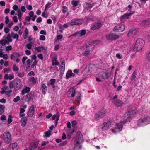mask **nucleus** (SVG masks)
Instances as JSON below:
<instances>
[{"instance_id": "cd10ccee", "label": "nucleus", "mask_w": 150, "mask_h": 150, "mask_svg": "<svg viewBox=\"0 0 150 150\" xmlns=\"http://www.w3.org/2000/svg\"><path fill=\"white\" fill-rule=\"evenodd\" d=\"M30 88L26 87L25 88L23 89L21 91V94L24 95L26 93H28L30 91Z\"/></svg>"}, {"instance_id": "a878e982", "label": "nucleus", "mask_w": 150, "mask_h": 150, "mask_svg": "<svg viewBox=\"0 0 150 150\" xmlns=\"http://www.w3.org/2000/svg\"><path fill=\"white\" fill-rule=\"evenodd\" d=\"M75 74L73 73L71 70H68L66 74V78H68L71 76L74 77L75 76Z\"/></svg>"}, {"instance_id": "79ce46f5", "label": "nucleus", "mask_w": 150, "mask_h": 150, "mask_svg": "<svg viewBox=\"0 0 150 150\" xmlns=\"http://www.w3.org/2000/svg\"><path fill=\"white\" fill-rule=\"evenodd\" d=\"M104 74L105 75V79H108L111 75L110 73L108 72H105Z\"/></svg>"}, {"instance_id": "2f4dec72", "label": "nucleus", "mask_w": 150, "mask_h": 150, "mask_svg": "<svg viewBox=\"0 0 150 150\" xmlns=\"http://www.w3.org/2000/svg\"><path fill=\"white\" fill-rule=\"evenodd\" d=\"M37 78H35L33 77H31L29 79V81L31 84H35L36 83Z\"/></svg>"}, {"instance_id": "37998d69", "label": "nucleus", "mask_w": 150, "mask_h": 150, "mask_svg": "<svg viewBox=\"0 0 150 150\" xmlns=\"http://www.w3.org/2000/svg\"><path fill=\"white\" fill-rule=\"evenodd\" d=\"M6 42L8 45L9 44V42H7L6 40H5V41L3 39H1L0 41V44H1L3 45H4L6 44Z\"/></svg>"}, {"instance_id": "7c9ffc66", "label": "nucleus", "mask_w": 150, "mask_h": 150, "mask_svg": "<svg viewBox=\"0 0 150 150\" xmlns=\"http://www.w3.org/2000/svg\"><path fill=\"white\" fill-rule=\"evenodd\" d=\"M42 92L45 95L46 93V91L47 90V87L45 84H43L42 86Z\"/></svg>"}, {"instance_id": "72a5a7b5", "label": "nucleus", "mask_w": 150, "mask_h": 150, "mask_svg": "<svg viewBox=\"0 0 150 150\" xmlns=\"http://www.w3.org/2000/svg\"><path fill=\"white\" fill-rule=\"evenodd\" d=\"M8 87L6 86H4L3 88H1V91L0 92L1 94H3L5 93L6 90L7 89Z\"/></svg>"}, {"instance_id": "58836bf2", "label": "nucleus", "mask_w": 150, "mask_h": 150, "mask_svg": "<svg viewBox=\"0 0 150 150\" xmlns=\"http://www.w3.org/2000/svg\"><path fill=\"white\" fill-rule=\"evenodd\" d=\"M16 74L19 77H22L24 76L25 75V73L24 72L21 73L18 71L16 72Z\"/></svg>"}, {"instance_id": "69168bd1", "label": "nucleus", "mask_w": 150, "mask_h": 150, "mask_svg": "<svg viewBox=\"0 0 150 150\" xmlns=\"http://www.w3.org/2000/svg\"><path fill=\"white\" fill-rule=\"evenodd\" d=\"M12 49V47L11 46H8L6 47V50L7 51H9Z\"/></svg>"}, {"instance_id": "c9c22d12", "label": "nucleus", "mask_w": 150, "mask_h": 150, "mask_svg": "<svg viewBox=\"0 0 150 150\" xmlns=\"http://www.w3.org/2000/svg\"><path fill=\"white\" fill-rule=\"evenodd\" d=\"M36 50H37L38 52H40L41 51L43 50H45V48L43 47H36L35 48Z\"/></svg>"}, {"instance_id": "39448f33", "label": "nucleus", "mask_w": 150, "mask_h": 150, "mask_svg": "<svg viewBox=\"0 0 150 150\" xmlns=\"http://www.w3.org/2000/svg\"><path fill=\"white\" fill-rule=\"evenodd\" d=\"M117 95H115L113 97L110 99V100L113 104L117 107L122 106L123 102L119 99H117Z\"/></svg>"}, {"instance_id": "dca6fc26", "label": "nucleus", "mask_w": 150, "mask_h": 150, "mask_svg": "<svg viewBox=\"0 0 150 150\" xmlns=\"http://www.w3.org/2000/svg\"><path fill=\"white\" fill-rule=\"evenodd\" d=\"M137 72L134 71L132 73L131 77V82L132 83H135L137 81Z\"/></svg>"}, {"instance_id": "3c124183", "label": "nucleus", "mask_w": 150, "mask_h": 150, "mask_svg": "<svg viewBox=\"0 0 150 150\" xmlns=\"http://www.w3.org/2000/svg\"><path fill=\"white\" fill-rule=\"evenodd\" d=\"M11 35L10 34H9L8 35L6 38V39L8 42H11L12 41V39L11 38Z\"/></svg>"}, {"instance_id": "774afa93", "label": "nucleus", "mask_w": 150, "mask_h": 150, "mask_svg": "<svg viewBox=\"0 0 150 150\" xmlns=\"http://www.w3.org/2000/svg\"><path fill=\"white\" fill-rule=\"evenodd\" d=\"M146 56L147 59L149 61H150V52L147 53Z\"/></svg>"}, {"instance_id": "f8f14e48", "label": "nucleus", "mask_w": 150, "mask_h": 150, "mask_svg": "<svg viewBox=\"0 0 150 150\" xmlns=\"http://www.w3.org/2000/svg\"><path fill=\"white\" fill-rule=\"evenodd\" d=\"M125 28V26L123 25H118L115 26L113 30L115 32H122L123 31Z\"/></svg>"}, {"instance_id": "2eb2a0df", "label": "nucleus", "mask_w": 150, "mask_h": 150, "mask_svg": "<svg viewBox=\"0 0 150 150\" xmlns=\"http://www.w3.org/2000/svg\"><path fill=\"white\" fill-rule=\"evenodd\" d=\"M18 144L15 143L10 144L8 147V150H16L18 149Z\"/></svg>"}, {"instance_id": "ddd939ff", "label": "nucleus", "mask_w": 150, "mask_h": 150, "mask_svg": "<svg viewBox=\"0 0 150 150\" xmlns=\"http://www.w3.org/2000/svg\"><path fill=\"white\" fill-rule=\"evenodd\" d=\"M126 123V121L124 120L119 123H117L116 125V127L115 128L118 132H120L122 130L123 128V125Z\"/></svg>"}, {"instance_id": "13d9d810", "label": "nucleus", "mask_w": 150, "mask_h": 150, "mask_svg": "<svg viewBox=\"0 0 150 150\" xmlns=\"http://www.w3.org/2000/svg\"><path fill=\"white\" fill-rule=\"evenodd\" d=\"M32 46V42H31L30 43H28L26 45V47H27V48H28L29 49H30L31 48Z\"/></svg>"}, {"instance_id": "aec40b11", "label": "nucleus", "mask_w": 150, "mask_h": 150, "mask_svg": "<svg viewBox=\"0 0 150 150\" xmlns=\"http://www.w3.org/2000/svg\"><path fill=\"white\" fill-rule=\"evenodd\" d=\"M39 143V142L38 141H36L33 143L32 144L30 145L29 146V149L31 150L35 149L37 146H38Z\"/></svg>"}, {"instance_id": "e433bc0d", "label": "nucleus", "mask_w": 150, "mask_h": 150, "mask_svg": "<svg viewBox=\"0 0 150 150\" xmlns=\"http://www.w3.org/2000/svg\"><path fill=\"white\" fill-rule=\"evenodd\" d=\"M11 36L14 39H18L19 37L18 35L17 34H14V33L13 32L11 33Z\"/></svg>"}, {"instance_id": "f257e3e1", "label": "nucleus", "mask_w": 150, "mask_h": 150, "mask_svg": "<svg viewBox=\"0 0 150 150\" xmlns=\"http://www.w3.org/2000/svg\"><path fill=\"white\" fill-rule=\"evenodd\" d=\"M22 85L21 80L19 78H16L9 83V86L11 89L14 88L16 90L21 88Z\"/></svg>"}, {"instance_id": "bf43d9fd", "label": "nucleus", "mask_w": 150, "mask_h": 150, "mask_svg": "<svg viewBox=\"0 0 150 150\" xmlns=\"http://www.w3.org/2000/svg\"><path fill=\"white\" fill-rule=\"evenodd\" d=\"M38 61L37 60L34 61V62L32 64L31 66V68H33L35 66H36L37 64L38 63Z\"/></svg>"}, {"instance_id": "a211bd4d", "label": "nucleus", "mask_w": 150, "mask_h": 150, "mask_svg": "<svg viewBox=\"0 0 150 150\" xmlns=\"http://www.w3.org/2000/svg\"><path fill=\"white\" fill-rule=\"evenodd\" d=\"M94 5V4H91V2H85L83 4V6L86 9L91 8Z\"/></svg>"}, {"instance_id": "09e8293b", "label": "nucleus", "mask_w": 150, "mask_h": 150, "mask_svg": "<svg viewBox=\"0 0 150 150\" xmlns=\"http://www.w3.org/2000/svg\"><path fill=\"white\" fill-rule=\"evenodd\" d=\"M98 76L99 77H101L102 79H105V76L104 75V73L100 72Z\"/></svg>"}, {"instance_id": "a18cd8bd", "label": "nucleus", "mask_w": 150, "mask_h": 150, "mask_svg": "<svg viewBox=\"0 0 150 150\" xmlns=\"http://www.w3.org/2000/svg\"><path fill=\"white\" fill-rule=\"evenodd\" d=\"M12 118V117L11 115H10L8 116V124H10L13 121Z\"/></svg>"}, {"instance_id": "4be33fe9", "label": "nucleus", "mask_w": 150, "mask_h": 150, "mask_svg": "<svg viewBox=\"0 0 150 150\" xmlns=\"http://www.w3.org/2000/svg\"><path fill=\"white\" fill-rule=\"evenodd\" d=\"M95 18V17L91 15L90 16L86 17L85 19H83L84 20L83 23H87L88 22L91 21L93 20Z\"/></svg>"}, {"instance_id": "ea45409f", "label": "nucleus", "mask_w": 150, "mask_h": 150, "mask_svg": "<svg viewBox=\"0 0 150 150\" xmlns=\"http://www.w3.org/2000/svg\"><path fill=\"white\" fill-rule=\"evenodd\" d=\"M60 72L62 74H63L65 70L64 66H62L60 67L59 68Z\"/></svg>"}, {"instance_id": "f704fd0d", "label": "nucleus", "mask_w": 150, "mask_h": 150, "mask_svg": "<svg viewBox=\"0 0 150 150\" xmlns=\"http://www.w3.org/2000/svg\"><path fill=\"white\" fill-rule=\"evenodd\" d=\"M5 107L0 104V115H2L4 112Z\"/></svg>"}, {"instance_id": "5fc2aeb1", "label": "nucleus", "mask_w": 150, "mask_h": 150, "mask_svg": "<svg viewBox=\"0 0 150 150\" xmlns=\"http://www.w3.org/2000/svg\"><path fill=\"white\" fill-rule=\"evenodd\" d=\"M81 94L80 93H79L78 95L76 97V100L79 102V101L81 100Z\"/></svg>"}, {"instance_id": "6e6d98bb", "label": "nucleus", "mask_w": 150, "mask_h": 150, "mask_svg": "<svg viewBox=\"0 0 150 150\" xmlns=\"http://www.w3.org/2000/svg\"><path fill=\"white\" fill-rule=\"evenodd\" d=\"M20 100V98L19 96H17L13 99V101L15 102H16Z\"/></svg>"}, {"instance_id": "6e6552de", "label": "nucleus", "mask_w": 150, "mask_h": 150, "mask_svg": "<svg viewBox=\"0 0 150 150\" xmlns=\"http://www.w3.org/2000/svg\"><path fill=\"white\" fill-rule=\"evenodd\" d=\"M103 25V23L100 21H98L97 22L92 24L91 26V29L92 30H96L100 28Z\"/></svg>"}, {"instance_id": "20e7f679", "label": "nucleus", "mask_w": 150, "mask_h": 150, "mask_svg": "<svg viewBox=\"0 0 150 150\" xmlns=\"http://www.w3.org/2000/svg\"><path fill=\"white\" fill-rule=\"evenodd\" d=\"M150 123V117L149 116L141 118L138 121L137 125L139 127L144 126Z\"/></svg>"}, {"instance_id": "0e129e2a", "label": "nucleus", "mask_w": 150, "mask_h": 150, "mask_svg": "<svg viewBox=\"0 0 150 150\" xmlns=\"http://www.w3.org/2000/svg\"><path fill=\"white\" fill-rule=\"evenodd\" d=\"M49 142L48 141H43L42 142L41 145L42 146H44L48 144L49 143Z\"/></svg>"}, {"instance_id": "c85d7f7f", "label": "nucleus", "mask_w": 150, "mask_h": 150, "mask_svg": "<svg viewBox=\"0 0 150 150\" xmlns=\"http://www.w3.org/2000/svg\"><path fill=\"white\" fill-rule=\"evenodd\" d=\"M19 56V53L16 52L11 54L10 58L12 60L14 58H18Z\"/></svg>"}, {"instance_id": "49530a36", "label": "nucleus", "mask_w": 150, "mask_h": 150, "mask_svg": "<svg viewBox=\"0 0 150 150\" xmlns=\"http://www.w3.org/2000/svg\"><path fill=\"white\" fill-rule=\"evenodd\" d=\"M13 69L15 71H18L19 70L18 68L15 64H14L13 65Z\"/></svg>"}, {"instance_id": "4468645a", "label": "nucleus", "mask_w": 150, "mask_h": 150, "mask_svg": "<svg viewBox=\"0 0 150 150\" xmlns=\"http://www.w3.org/2000/svg\"><path fill=\"white\" fill-rule=\"evenodd\" d=\"M119 38V36L116 34H111L106 35L107 39L109 40H115Z\"/></svg>"}, {"instance_id": "f03ea898", "label": "nucleus", "mask_w": 150, "mask_h": 150, "mask_svg": "<svg viewBox=\"0 0 150 150\" xmlns=\"http://www.w3.org/2000/svg\"><path fill=\"white\" fill-rule=\"evenodd\" d=\"M83 141V135L81 132L78 131L77 132V135L76 136L75 141L74 147L79 149L81 148V146L80 144L82 143Z\"/></svg>"}, {"instance_id": "393cba45", "label": "nucleus", "mask_w": 150, "mask_h": 150, "mask_svg": "<svg viewBox=\"0 0 150 150\" xmlns=\"http://www.w3.org/2000/svg\"><path fill=\"white\" fill-rule=\"evenodd\" d=\"M27 119L26 117H23L21 120V125L22 126H24L26 124Z\"/></svg>"}, {"instance_id": "b1692460", "label": "nucleus", "mask_w": 150, "mask_h": 150, "mask_svg": "<svg viewBox=\"0 0 150 150\" xmlns=\"http://www.w3.org/2000/svg\"><path fill=\"white\" fill-rule=\"evenodd\" d=\"M69 94L71 97H74L76 94V90L74 87L71 88L69 90Z\"/></svg>"}, {"instance_id": "7ed1b4c3", "label": "nucleus", "mask_w": 150, "mask_h": 150, "mask_svg": "<svg viewBox=\"0 0 150 150\" xmlns=\"http://www.w3.org/2000/svg\"><path fill=\"white\" fill-rule=\"evenodd\" d=\"M145 44L144 41L142 39H137L134 47L133 50L135 51H138L141 50Z\"/></svg>"}, {"instance_id": "f3484780", "label": "nucleus", "mask_w": 150, "mask_h": 150, "mask_svg": "<svg viewBox=\"0 0 150 150\" xmlns=\"http://www.w3.org/2000/svg\"><path fill=\"white\" fill-rule=\"evenodd\" d=\"M34 106L32 105L29 109L28 115L29 117H32L34 114L35 110Z\"/></svg>"}, {"instance_id": "6ab92c4d", "label": "nucleus", "mask_w": 150, "mask_h": 150, "mask_svg": "<svg viewBox=\"0 0 150 150\" xmlns=\"http://www.w3.org/2000/svg\"><path fill=\"white\" fill-rule=\"evenodd\" d=\"M34 96V93L31 92L30 93L26 94L25 99L27 101L29 102L31 101L32 98Z\"/></svg>"}, {"instance_id": "4c0bfd02", "label": "nucleus", "mask_w": 150, "mask_h": 150, "mask_svg": "<svg viewBox=\"0 0 150 150\" xmlns=\"http://www.w3.org/2000/svg\"><path fill=\"white\" fill-rule=\"evenodd\" d=\"M45 134L43 135V137L44 138L49 137L51 135L50 132L49 131H47L45 132Z\"/></svg>"}, {"instance_id": "0eeeda50", "label": "nucleus", "mask_w": 150, "mask_h": 150, "mask_svg": "<svg viewBox=\"0 0 150 150\" xmlns=\"http://www.w3.org/2000/svg\"><path fill=\"white\" fill-rule=\"evenodd\" d=\"M3 139L4 141L7 143H9L11 142V137L9 132H4Z\"/></svg>"}, {"instance_id": "052dcab7", "label": "nucleus", "mask_w": 150, "mask_h": 150, "mask_svg": "<svg viewBox=\"0 0 150 150\" xmlns=\"http://www.w3.org/2000/svg\"><path fill=\"white\" fill-rule=\"evenodd\" d=\"M27 57L26 56H24L22 60V63L23 64H24L25 62V60L27 59Z\"/></svg>"}, {"instance_id": "9d476101", "label": "nucleus", "mask_w": 150, "mask_h": 150, "mask_svg": "<svg viewBox=\"0 0 150 150\" xmlns=\"http://www.w3.org/2000/svg\"><path fill=\"white\" fill-rule=\"evenodd\" d=\"M135 114V112L134 110H130L127 112L124 115V120H126L127 121L129 118L133 117Z\"/></svg>"}, {"instance_id": "bb28decb", "label": "nucleus", "mask_w": 150, "mask_h": 150, "mask_svg": "<svg viewBox=\"0 0 150 150\" xmlns=\"http://www.w3.org/2000/svg\"><path fill=\"white\" fill-rule=\"evenodd\" d=\"M133 14V12H131L129 13H125L121 16V19H128L129 17Z\"/></svg>"}, {"instance_id": "412c9836", "label": "nucleus", "mask_w": 150, "mask_h": 150, "mask_svg": "<svg viewBox=\"0 0 150 150\" xmlns=\"http://www.w3.org/2000/svg\"><path fill=\"white\" fill-rule=\"evenodd\" d=\"M136 30L134 29H132L129 31L127 35L128 37H133L136 35Z\"/></svg>"}, {"instance_id": "864d4df0", "label": "nucleus", "mask_w": 150, "mask_h": 150, "mask_svg": "<svg viewBox=\"0 0 150 150\" xmlns=\"http://www.w3.org/2000/svg\"><path fill=\"white\" fill-rule=\"evenodd\" d=\"M90 50H86L85 51V52L83 54V55L84 56H86L87 55L89 54Z\"/></svg>"}, {"instance_id": "de8ad7c7", "label": "nucleus", "mask_w": 150, "mask_h": 150, "mask_svg": "<svg viewBox=\"0 0 150 150\" xmlns=\"http://www.w3.org/2000/svg\"><path fill=\"white\" fill-rule=\"evenodd\" d=\"M72 126L74 128L75 126L77 124V122L76 120H74L71 122Z\"/></svg>"}, {"instance_id": "473e14b6", "label": "nucleus", "mask_w": 150, "mask_h": 150, "mask_svg": "<svg viewBox=\"0 0 150 150\" xmlns=\"http://www.w3.org/2000/svg\"><path fill=\"white\" fill-rule=\"evenodd\" d=\"M86 47L88 50H93L94 47V46L93 44L90 43L88 45H86Z\"/></svg>"}, {"instance_id": "603ef678", "label": "nucleus", "mask_w": 150, "mask_h": 150, "mask_svg": "<svg viewBox=\"0 0 150 150\" xmlns=\"http://www.w3.org/2000/svg\"><path fill=\"white\" fill-rule=\"evenodd\" d=\"M68 10V8L66 6H64L63 7L62 12L63 13H65Z\"/></svg>"}, {"instance_id": "423d86ee", "label": "nucleus", "mask_w": 150, "mask_h": 150, "mask_svg": "<svg viewBox=\"0 0 150 150\" xmlns=\"http://www.w3.org/2000/svg\"><path fill=\"white\" fill-rule=\"evenodd\" d=\"M84 21L83 19L76 18L71 20L69 24L71 26L74 25H80Z\"/></svg>"}, {"instance_id": "9b49d317", "label": "nucleus", "mask_w": 150, "mask_h": 150, "mask_svg": "<svg viewBox=\"0 0 150 150\" xmlns=\"http://www.w3.org/2000/svg\"><path fill=\"white\" fill-rule=\"evenodd\" d=\"M114 123V121L112 120H111L104 122L103 124V126L102 127V129L103 131L106 130L110 127H112Z\"/></svg>"}, {"instance_id": "1a4fd4ad", "label": "nucleus", "mask_w": 150, "mask_h": 150, "mask_svg": "<svg viewBox=\"0 0 150 150\" xmlns=\"http://www.w3.org/2000/svg\"><path fill=\"white\" fill-rule=\"evenodd\" d=\"M105 110H100L95 113L94 117L96 120H99L105 115Z\"/></svg>"}, {"instance_id": "4d7b16f0", "label": "nucleus", "mask_w": 150, "mask_h": 150, "mask_svg": "<svg viewBox=\"0 0 150 150\" xmlns=\"http://www.w3.org/2000/svg\"><path fill=\"white\" fill-rule=\"evenodd\" d=\"M60 61L62 65L65 66V62L64 59L61 58L60 59Z\"/></svg>"}, {"instance_id": "c03bdc74", "label": "nucleus", "mask_w": 150, "mask_h": 150, "mask_svg": "<svg viewBox=\"0 0 150 150\" xmlns=\"http://www.w3.org/2000/svg\"><path fill=\"white\" fill-rule=\"evenodd\" d=\"M71 3L74 7H76L78 5V1L74 0L72 1Z\"/></svg>"}, {"instance_id": "680f3d73", "label": "nucleus", "mask_w": 150, "mask_h": 150, "mask_svg": "<svg viewBox=\"0 0 150 150\" xmlns=\"http://www.w3.org/2000/svg\"><path fill=\"white\" fill-rule=\"evenodd\" d=\"M4 59H8L9 57L6 54H4L3 57Z\"/></svg>"}, {"instance_id": "a19ab883", "label": "nucleus", "mask_w": 150, "mask_h": 150, "mask_svg": "<svg viewBox=\"0 0 150 150\" xmlns=\"http://www.w3.org/2000/svg\"><path fill=\"white\" fill-rule=\"evenodd\" d=\"M27 108V105H24L23 106V108H21L20 109V113L22 114L24 112L25 110V109H26Z\"/></svg>"}, {"instance_id": "c756f323", "label": "nucleus", "mask_w": 150, "mask_h": 150, "mask_svg": "<svg viewBox=\"0 0 150 150\" xmlns=\"http://www.w3.org/2000/svg\"><path fill=\"white\" fill-rule=\"evenodd\" d=\"M142 26H146L150 25V21L148 20H143L141 23Z\"/></svg>"}, {"instance_id": "5701e85b", "label": "nucleus", "mask_w": 150, "mask_h": 150, "mask_svg": "<svg viewBox=\"0 0 150 150\" xmlns=\"http://www.w3.org/2000/svg\"><path fill=\"white\" fill-rule=\"evenodd\" d=\"M78 36L81 37L85 35L86 33V31L85 29H83L81 30L76 32Z\"/></svg>"}, {"instance_id": "e2e57ef3", "label": "nucleus", "mask_w": 150, "mask_h": 150, "mask_svg": "<svg viewBox=\"0 0 150 150\" xmlns=\"http://www.w3.org/2000/svg\"><path fill=\"white\" fill-rule=\"evenodd\" d=\"M9 17L8 16H6L5 17V23L6 24H8V23L9 22Z\"/></svg>"}, {"instance_id": "8fccbe9b", "label": "nucleus", "mask_w": 150, "mask_h": 150, "mask_svg": "<svg viewBox=\"0 0 150 150\" xmlns=\"http://www.w3.org/2000/svg\"><path fill=\"white\" fill-rule=\"evenodd\" d=\"M50 82L49 83L50 85L54 84L56 80L54 79H51L50 80Z\"/></svg>"}, {"instance_id": "338daca9", "label": "nucleus", "mask_w": 150, "mask_h": 150, "mask_svg": "<svg viewBox=\"0 0 150 150\" xmlns=\"http://www.w3.org/2000/svg\"><path fill=\"white\" fill-rule=\"evenodd\" d=\"M116 57L118 59H122V57L120 55V53H118L116 54Z\"/></svg>"}]
</instances>
